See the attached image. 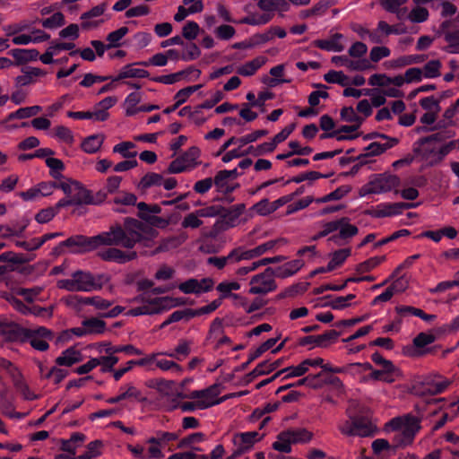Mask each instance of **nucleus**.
I'll list each match as a JSON object with an SVG mask.
<instances>
[{"label":"nucleus","instance_id":"nucleus-1","mask_svg":"<svg viewBox=\"0 0 459 459\" xmlns=\"http://www.w3.org/2000/svg\"><path fill=\"white\" fill-rule=\"evenodd\" d=\"M146 227L137 219L127 217L124 225H112L108 231H103L93 237L77 234L62 241L68 252L74 255L85 254L95 250L100 246H120L132 249L141 238V232Z\"/></svg>","mask_w":459,"mask_h":459},{"label":"nucleus","instance_id":"nucleus-2","mask_svg":"<svg viewBox=\"0 0 459 459\" xmlns=\"http://www.w3.org/2000/svg\"><path fill=\"white\" fill-rule=\"evenodd\" d=\"M346 412L349 420L341 429L344 435L361 437H372L377 435V427L372 422L369 410L366 406L356 400H351Z\"/></svg>","mask_w":459,"mask_h":459},{"label":"nucleus","instance_id":"nucleus-3","mask_svg":"<svg viewBox=\"0 0 459 459\" xmlns=\"http://www.w3.org/2000/svg\"><path fill=\"white\" fill-rule=\"evenodd\" d=\"M56 285L70 292H91L101 288L100 282L91 272L82 270L74 271L69 279L58 280Z\"/></svg>","mask_w":459,"mask_h":459},{"label":"nucleus","instance_id":"nucleus-4","mask_svg":"<svg viewBox=\"0 0 459 459\" xmlns=\"http://www.w3.org/2000/svg\"><path fill=\"white\" fill-rule=\"evenodd\" d=\"M31 333L30 329L24 328L4 316H0V335L5 342L23 343L28 342Z\"/></svg>","mask_w":459,"mask_h":459},{"label":"nucleus","instance_id":"nucleus-5","mask_svg":"<svg viewBox=\"0 0 459 459\" xmlns=\"http://www.w3.org/2000/svg\"><path fill=\"white\" fill-rule=\"evenodd\" d=\"M449 384V381H439L436 377L426 376L414 381L411 393L418 396L436 395L443 393Z\"/></svg>","mask_w":459,"mask_h":459},{"label":"nucleus","instance_id":"nucleus-6","mask_svg":"<svg viewBox=\"0 0 459 459\" xmlns=\"http://www.w3.org/2000/svg\"><path fill=\"white\" fill-rule=\"evenodd\" d=\"M421 419L411 413L393 418L387 424L393 430H401L409 438H415L421 429Z\"/></svg>","mask_w":459,"mask_h":459},{"label":"nucleus","instance_id":"nucleus-7","mask_svg":"<svg viewBox=\"0 0 459 459\" xmlns=\"http://www.w3.org/2000/svg\"><path fill=\"white\" fill-rule=\"evenodd\" d=\"M400 185V178L396 175L378 174L371 179L363 190L365 194H381L388 192Z\"/></svg>","mask_w":459,"mask_h":459},{"label":"nucleus","instance_id":"nucleus-8","mask_svg":"<svg viewBox=\"0 0 459 459\" xmlns=\"http://www.w3.org/2000/svg\"><path fill=\"white\" fill-rule=\"evenodd\" d=\"M249 293L264 295L273 291L277 284L273 276V268L267 267L263 273L254 275L250 280Z\"/></svg>","mask_w":459,"mask_h":459},{"label":"nucleus","instance_id":"nucleus-9","mask_svg":"<svg viewBox=\"0 0 459 459\" xmlns=\"http://www.w3.org/2000/svg\"><path fill=\"white\" fill-rule=\"evenodd\" d=\"M110 247L101 250L98 253L100 259L106 262H115L117 264H126L137 257L135 251H122L115 246H109Z\"/></svg>","mask_w":459,"mask_h":459},{"label":"nucleus","instance_id":"nucleus-10","mask_svg":"<svg viewBox=\"0 0 459 459\" xmlns=\"http://www.w3.org/2000/svg\"><path fill=\"white\" fill-rule=\"evenodd\" d=\"M213 284V280L211 278H203L201 281L190 278L180 283L178 289L185 294H201L212 290Z\"/></svg>","mask_w":459,"mask_h":459},{"label":"nucleus","instance_id":"nucleus-11","mask_svg":"<svg viewBox=\"0 0 459 459\" xmlns=\"http://www.w3.org/2000/svg\"><path fill=\"white\" fill-rule=\"evenodd\" d=\"M31 336L28 342L37 351H45L49 348L48 341L54 338L53 333L45 326H39L36 329H30Z\"/></svg>","mask_w":459,"mask_h":459},{"label":"nucleus","instance_id":"nucleus-12","mask_svg":"<svg viewBox=\"0 0 459 459\" xmlns=\"http://www.w3.org/2000/svg\"><path fill=\"white\" fill-rule=\"evenodd\" d=\"M257 431H248L237 433L234 436L233 443L237 446V451L242 455L252 449L254 445L263 438Z\"/></svg>","mask_w":459,"mask_h":459},{"label":"nucleus","instance_id":"nucleus-13","mask_svg":"<svg viewBox=\"0 0 459 459\" xmlns=\"http://www.w3.org/2000/svg\"><path fill=\"white\" fill-rule=\"evenodd\" d=\"M455 135V130L445 127L435 134L420 138L414 143L413 152L415 154L419 155L421 153V146L431 143H444L448 139H452Z\"/></svg>","mask_w":459,"mask_h":459},{"label":"nucleus","instance_id":"nucleus-14","mask_svg":"<svg viewBox=\"0 0 459 459\" xmlns=\"http://www.w3.org/2000/svg\"><path fill=\"white\" fill-rule=\"evenodd\" d=\"M332 62L337 65L345 66L351 71H365L374 66L367 59L353 61L346 56H334Z\"/></svg>","mask_w":459,"mask_h":459},{"label":"nucleus","instance_id":"nucleus-15","mask_svg":"<svg viewBox=\"0 0 459 459\" xmlns=\"http://www.w3.org/2000/svg\"><path fill=\"white\" fill-rule=\"evenodd\" d=\"M342 39V33H334L329 39L314 40L312 45L325 51L342 52L344 49V46L341 43Z\"/></svg>","mask_w":459,"mask_h":459},{"label":"nucleus","instance_id":"nucleus-16","mask_svg":"<svg viewBox=\"0 0 459 459\" xmlns=\"http://www.w3.org/2000/svg\"><path fill=\"white\" fill-rule=\"evenodd\" d=\"M136 300L146 301L151 305L158 306L160 307V311L185 304L182 298L173 299L170 297H163L155 298L149 300L145 297V294L138 296Z\"/></svg>","mask_w":459,"mask_h":459},{"label":"nucleus","instance_id":"nucleus-17","mask_svg":"<svg viewBox=\"0 0 459 459\" xmlns=\"http://www.w3.org/2000/svg\"><path fill=\"white\" fill-rule=\"evenodd\" d=\"M22 75L15 78V83L17 87L26 86L36 82V78L43 76L46 73L37 67L25 66L22 68Z\"/></svg>","mask_w":459,"mask_h":459},{"label":"nucleus","instance_id":"nucleus-18","mask_svg":"<svg viewBox=\"0 0 459 459\" xmlns=\"http://www.w3.org/2000/svg\"><path fill=\"white\" fill-rule=\"evenodd\" d=\"M398 143L399 139L396 137L385 140V143L373 142L364 148V152H368L371 158L376 157L394 147Z\"/></svg>","mask_w":459,"mask_h":459},{"label":"nucleus","instance_id":"nucleus-19","mask_svg":"<svg viewBox=\"0 0 459 459\" xmlns=\"http://www.w3.org/2000/svg\"><path fill=\"white\" fill-rule=\"evenodd\" d=\"M82 360L81 351L74 347H70L56 359V364L58 366L71 367Z\"/></svg>","mask_w":459,"mask_h":459},{"label":"nucleus","instance_id":"nucleus-20","mask_svg":"<svg viewBox=\"0 0 459 459\" xmlns=\"http://www.w3.org/2000/svg\"><path fill=\"white\" fill-rule=\"evenodd\" d=\"M120 396L122 401L129 400L138 403H145L148 399L143 393L136 388L133 384H126L119 387Z\"/></svg>","mask_w":459,"mask_h":459},{"label":"nucleus","instance_id":"nucleus-21","mask_svg":"<svg viewBox=\"0 0 459 459\" xmlns=\"http://www.w3.org/2000/svg\"><path fill=\"white\" fill-rule=\"evenodd\" d=\"M302 385H306L312 389H319L320 388V384H318V382H317V377L314 376L313 374H310L303 378L297 380L296 382L290 383V384H287V385L278 387L275 394H281V393L287 391L290 388L299 387V386H302Z\"/></svg>","mask_w":459,"mask_h":459},{"label":"nucleus","instance_id":"nucleus-22","mask_svg":"<svg viewBox=\"0 0 459 459\" xmlns=\"http://www.w3.org/2000/svg\"><path fill=\"white\" fill-rule=\"evenodd\" d=\"M334 222H339V227L337 230H339V237L343 238L347 243L359 232L358 227L356 225L351 224L350 219L348 217H342L338 220H335Z\"/></svg>","mask_w":459,"mask_h":459},{"label":"nucleus","instance_id":"nucleus-23","mask_svg":"<svg viewBox=\"0 0 459 459\" xmlns=\"http://www.w3.org/2000/svg\"><path fill=\"white\" fill-rule=\"evenodd\" d=\"M149 75L150 74L147 70L134 68L133 65H126L113 78V82H118L126 78H147Z\"/></svg>","mask_w":459,"mask_h":459},{"label":"nucleus","instance_id":"nucleus-24","mask_svg":"<svg viewBox=\"0 0 459 459\" xmlns=\"http://www.w3.org/2000/svg\"><path fill=\"white\" fill-rule=\"evenodd\" d=\"M246 210L245 204H238L230 206L229 209L224 208L221 213V221L225 222L228 226H233L234 222Z\"/></svg>","mask_w":459,"mask_h":459},{"label":"nucleus","instance_id":"nucleus-25","mask_svg":"<svg viewBox=\"0 0 459 459\" xmlns=\"http://www.w3.org/2000/svg\"><path fill=\"white\" fill-rule=\"evenodd\" d=\"M267 62V58L264 56H256L251 61L238 69V74L242 76H251Z\"/></svg>","mask_w":459,"mask_h":459},{"label":"nucleus","instance_id":"nucleus-26","mask_svg":"<svg viewBox=\"0 0 459 459\" xmlns=\"http://www.w3.org/2000/svg\"><path fill=\"white\" fill-rule=\"evenodd\" d=\"M74 192L72 198L75 205L91 204L92 203V194L86 189L81 183L74 182Z\"/></svg>","mask_w":459,"mask_h":459},{"label":"nucleus","instance_id":"nucleus-27","mask_svg":"<svg viewBox=\"0 0 459 459\" xmlns=\"http://www.w3.org/2000/svg\"><path fill=\"white\" fill-rule=\"evenodd\" d=\"M11 55L15 59L17 65H22L30 61L37 60L39 57V51L35 48L22 49L15 48L11 50Z\"/></svg>","mask_w":459,"mask_h":459},{"label":"nucleus","instance_id":"nucleus-28","mask_svg":"<svg viewBox=\"0 0 459 459\" xmlns=\"http://www.w3.org/2000/svg\"><path fill=\"white\" fill-rule=\"evenodd\" d=\"M400 214L396 203H381L376 206L373 211V216L376 218L391 217Z\"/></svg>","mask_w":459,"mask_h":459},{"label":"nucleus","instance_id":"nucleus-29","mask_svg":"<svg viewBox=\"0 0 459 459\" xmlns=\"http://www.w3.org/2000/svg\"><path fill=\"white\" fill-rule=\"evenodd\" d=\"M351 255V248H342L335 250L330 255L331 259L327 264V270L333 271L337 267H340Z\"/></svg>","mask_w":459,"mask_h":459},{"label":"nucleus","instance_id":"nucleus-30","mask_svg":"<svg viewBox=\"0 0 459 459\" xmlns=\"http://www.w3.org/2000/svg\"><path fill=\"white\" fill-rule=\"evenodd\" d=\"M104 139L102 134L90 135L82 141V149L87 153H95L100 149Z\"/></svg>","mask_w":459,"mask_h":459},{"label":"nucleus","instance_id":"nucleus-31","mask_svg":"<svg viewBox=\"0 0 459 459\" xmlns=\"http://www.w3.org/2000/svg\"><path fill=\"white\" fill-rule=\"evenodd\" d=\"M381 373L385 377V383H394L402 377L401 370L394 365L391 360H386L384 364H381Z\"/></svg>","mask_w":459,"mask_h":459},{"label":"nucleus","instance_id":"nucleus-32","mask_svg":"<svg viewBox=\"0 0 459 459\" xmlns=\"http://www.w3.org/2000/svg\"><path fill=\"white\" fill-rule=\"evenodd\" d=\"M163 181V177L160 174L155 172H148L146 173L138 183V189L141 191H145L146 189L152 186H161Z\"/></svg>","mask_w":459,"mask_h":459},{"label":"nucleus","instance_id":"nucleus-33","mask_svg":"<svg viewBox=\"0 0 459 459\" xmlns=\"http://www.w3.org/2000/svg\"><path fill=\"white\" fill-rule=\"evenodd\" d=\"M395 311L402 316H404L407 314H411L412 316L420 317V319L426 322L431 321L436 318L435 315L426 314L423 310L411 306H397L395 307Z\"/></svg>","mask_w":459,"mask_h":459},{"label":"nucleus","instance_id":"nucleus-34","mask_svg":"<svg viewBox=\"0 0 459 459\" xmlns=\"http://www.w3.org/2000/svg\"><path fill=\"white\" fill-rule=\"evenodd\" d=\"M46 165L49 168V175L56 180H59L64 178L62 171L65 170V167L64 162L56 158L48 157L45 160Z\"/></svg>","mask_w":459,"mask_h":459},{"label":"nucleus","instance_id":"nucleus-35","mask_svg":"<svg viewBox=\"0 0 459 459\" xmlns=\"http://www.w3.org/2000/svg\"><path fill=\"white\" fill-rule=\"evenodd\" d=\"M218 402H208V401H197L194 402H186L183 403H177L173 406V409L179 407L184 412H191L195 411L196 409L204 410L214 405H217Z\"/></svg>","mask_w":459,"mask_h":459},{"label":"nucleus","instance_id":"nucleus-36","mask_svg":"<svg viewBox=\"0 0 459 459\" xmlns=\"http://www.w3.org/2000/svg\"><path fill=\"white\" fill-rule=\"evenodd\" d=\"M149 223L145 224L143 222V224L146 227L143 231L141 232V238L136 243L142 242L144 238L143 234H149L152 230V227H156L160 229H164L169 225V221L168 219L159 217L157 215H152V217H148ZM142 223V221H140Z\"/></svg>","mask_w":459,"mask_h":459},{"label":"nucleus","instance_id":"nucleus-37","mask_svg":"<svg viewBox=\"0 0 459 459\" xmlns=\"http://www.w3.org/2000/svg\"><path fill=\"white\" fill-rule=\"evenodd\" d=\"M36 22H40L45 29L55 30L62 27L65 23V15L56 12L52 16L46 19H37Z\"/></svg>","mask_w":459,"mask_h":459},{"label":"nucleus","instance_id":"nucleus-38","mask_svg":"<svg viewBox=\"0 0 459 459\" xmlns=\"http://www.w3.org/2000/svg\"><path fill=\"white\" fill-rule=\"evenodd\" d=\"M285 432L290 433L288 437L292 444L307 443L313 437V434L306 429H290L285 430Z\"/></svg>","mask_w":459,"mask_h":459},{"label":"nucleus","instance_id":"nucleus-39","mask_svg":"<svg viewBox=\"0 0 459 459\" xmlns=\"http://www.w3.org/2000/svg\"><path fill=\"white\" fill-rule=\"evenodd\" d=\"M190 344H191L190 342L181 339V340H179V342H178V346L175 348L174 351L164 352L163 354L168 357L176 359L178 360H181L183 358H186L190 354V352H191Z\"/></svg>","mask_w":459,"mask_h":459},{"label":"nucleus","instance_id":"nucleus-40","mask_svg":"<svg viewBox=\"0 0 459 459\" xmlns=\"http://www.w3.org/2000/svg\"><path fill=\"white\" fill-rule=\"evenodd\" d=\"M106 349L105 352L108 355H113L115 353L124 352L127 355H142L143 351L135 348L132 344L127 345H118V346H111L110 344H105Z\"/></svg>","mask_w":459,"mask_h":459},{"label":"nucleus","instance_id":"nucleus-41","mask_svg":"<svg viewBox=\"0 0 459 459\" xmlns=\"http://www.w3.org/2000/svg\"><path fill=\"white\" fill-rule=\"evenodd\" d=\"M290 433H286L285 431H281L277 436V441L273 442L272 446L274 450L279 451L281 453H290L291 452V444L290 437H288Z\"/></svg>","mask_w":459,"mask_h":459},{"label":"nucleus","instance_id":"nucleus-42","mask_svg":"<svg viewBox=\"0 0 459 459\" xmlns=\"http://www.w3.org/2000/svg\"><path fill=\"white\" fill-rule=\"evenodd\" d=\"M350 191V188L346 186H341L337 187L334 191L322 196L316 198L315 202L316 204H325L331 201H337L344 197Z\"/></svg>","mask_w":459,"mask_h":459},{"label":"nucleus","instance_id":"nucleus-43","mask_svg":"<svg viewBox=\"0 0 459 459\" xmlns=\"http://www.w3.org/2000/svg\"><path fill=\"white\" fill-rule=\"evenodd\" d=\"M324 79L328 83H337L342 87L350 83L349 77L342 71L330 70L324 75Z\"/></svg>","mask_w":459,"mask_h":459},{"label":"nucleus","instance_id":"nucleus-44","mask_svg":"<svg viewBox=\"0 0 459 459\" xmlns=\"http://www.w3.org/2000/svg\"><path fill=\"white\" fill-rule=\"evenodd\" d=\"M174 385L175 383L173 381L154 379L151 382L149 386L157 389L164 396H170L174 394Z\"/></svg>","mask_w":459,"mask_h":459},{"label":"nucleus","instance_id":"nucleus-45","mask_svg":"<svg viewBox=\"0 0 459 459\" xmlns=\"http://www.w3.org/2000/svg\"><path fill=\"white\" fill-rule=\"evenodd\" d=\"M82 326L87 329L88 333H102L106 328L105 321L91 317L82 321Z\"/></svg>","mask_w":459,"mask_h":459},{"label":"nucleus","instance_id":"nucleus-46","mask_svg":"<svg viewBox=\"0 0 459 459\" xmlns=\"http://www.w3.org/2000/svg\"><path fill=\"white\" fill-rule=\"evenodd\" d=\"M425 55H409L403 56L392 62L393 67H403L412 64H420L425 61Z\"/></svg>","mask_w":459,"mask_h":459},{"label":"nucleus","instance_id":"nucleus-47","mask_svg":"<svg viewBox=\"0 0 459 459\" xmlns=\"http://www.w3.org/2000/svg\"><path fill=\"white\" fill-rule=\"evenodd\" d=\"M205 440V435L202 432L192 433L179 440L177 448L183 449L192 447L195 444H199Z\"/></svg>","mask_w":459,"mask_h":459},{"label":"nucleus","instance_id":"nucleus-48","mask_svg":"<svg viewBox=\"0 0 459 459\" xmlns=\"http://www.w3.org/2000/svg\"><path fill=\"white\" fill-rule=\"evenodd\" d=\"M385 260V255L370 257L369 259H368L362 263H359L356 266V271L359 273H364L370 272L375 267H377L381 263H383Z\"/></svg>","mask_w":459,"mask_h":459},{"label":"nucleus","instance_id":"nucleus-49","mask_svg":"<svg viewBox=\"0 0 459 459\" xmlns=\"http://www.w3.org/2000/svg\"><path fill=\"white\" fill-rule=\"evenodd\" d=\"M129 30L127 27L123 26L119 29L111 31L107 36L108 41V48H118L121 46L120 40L128 33Z\"/></svg>","mask_w":459,"mask_h":459},{"label":"nucleus","instance_id":"nucleus-50","mask_svg":"<svg viewBox=\"0 0 459 459\" xmlns=\"http://www.w3.org/2000/svg\"><path fill=\"white\" fill-rule=\"evenodd\" d=\"M246 98L249 101L248 103L251 107H263L266 100L273 98V93L271 91H261L256 99L255 93L249 91Z\"/></svg>","mask_w":459,"mask_h":459},{"label":"nucleus","instance_id":"nucleus-51","mask_svg":"<svg viewBox=\"0 0 459 459\" xmlns=\"http://www.w3.org/2000/svg\"><path fill=\"white\" fill-rule=\"evenodd\" d=\"M284 65H277L270 69V74L273 76V78L268 79L265 78L264 80V83H268L270 86H275L282 82H289V80L279 79L283 74Z\"/></svg>","mask_w":459,"mask_h":459},{"label":"nucleus","instance_id":"nucleus-52","mask_svg":"<svg viewBox=\"0 0 459 459\" xmlns=\"http://www.w3.org/2000/svg\"><path fill=\"white\" fill-rule=\"evenodd\" d=\"M441 62L439 60H430L424 66L422 75L425 78H437L440 76Z\"/></svg>","mask_w":459,"mask_h":459},{"label":"nucleus","instance_id":"nucleus-53","mask_svg":"<svg viewBox=\"0 0 459 459\" xmlns=\"http://www.w3.org/2000/svg\"><path fill=\"white\" fill-rule=\"evenodd\" d=\"M377 29L383 31L385 35H401L407 32V29L403 24L389 25L384 21H380L378 22Z\"/></svg>","mask_w":459,"mask_h":459},{"label":"nucleus","instance_id":"nucleus-54","mask_svg":"<svg viewBox=\"0 0 459 459\" xmlns=\"http://www.w3.org/2000/svg\"><path fill=\"white\" fill-rule=\"evenodd\" d=\"M134 146L135 144L132 142H122L113 147V152L119 153L126 159H134L136 157L137 152H129V150L133 149Z\"/></svg>","mask_w":459,"mask_h":459},{"label":"nucleus","instance_id":"nucleus-55","mask_svg":"<svg viewBox=\"0 0 459 459\" xmlns=\"http://www.w3.org/2000/svg\"><path fill=\"white\" fill-rule=\"evenodd\" d=\"M282 371H286V375L281 378L282 381L287 380L291 377H297L304 376L307 371L308 368L307 367V364H305V359L299 363L298 366H291L287 367L285 368H282Z\"/></svg>","mask_w":459,"mask_h":459},{"label":"nucleus","instance_id":"nucleus-56","mask_svg":"<svg viewBox=\"0 0 459 459\" xmlns=\"http://www.w3.org/2000/svg\"><path fill=\"white\" fill-rule=\"evenodd\" d=\"M181 46L184 47L185 49V52L181 55L182 60L186 62L193 61L201 56V50L195 43H185V45Z\"/></svg>","mask_w":459,"mask_h":459},{"label":"nucleus","instance_id":"nucleus-57","mask_svg":"<svg viewBox=\"0 0 459 459\" xmlns=\"http://www.w3.org/2000/svg\"><path fill=\"white\" fill-rule=\"evenodd\" d=\"M273 143H271L270 142L263 143L257 146L250 145L245 150L246 155L251 154L253 156H262L265 153H270L274 151L273 149Z\"/></svg>","mask_w":459,"mask_h":459},{"label":"nucleus","instance_id":"nucleus-58","mask_svg":"<svg viewBox=\"0 0 459 459\" xmlns=\"http://www.w3.org/2000/svg\"><path fill=\"white\" fill-rule=\"evenodd\" d=\"M200 31V27L197 22L188 21L182 28V38L187 40H194L197 38Z\"/></svg>","mask_w":459,"mask_h":459},{"label":"nucleus","instance_id":"nucleus-59","mask_svg":"<svg viewBox=\"0 0 459 459\" xmlns=\"http://www.w3.org/2000/svg\"><path fill=\"white\" fill-rule=\"evenodd\" d=\"M341 333V332L336 330H328L322 334H318L319 347L326 348L330 344L334 343Z\"/></svg>","mask_w":459,"mask_h":459},{"label":"nucleus","instance_id":"nucleus-60","mask_svg":"<svg viewBox=\"0 0 459 459\" xmlns=\"http://www.w3.org/2000/svg\"><path fill=\"white\" fill-rule=\"evenodd\" d=\"M239 176V173L238 172L237 169L228 170L223 169L217 172V174L214 177V186L215 187L221 188L222 184L221 182L223 180H229V179H235Z\"/></svg>","mask_w":459,"mask_h":459},{"label":"nucleus","instance_id":"nucleus-61","mask_svg":"<svg viewBox=\"0 0 459 459\" xmlns=\"http://www.w3.org/2000/svg\"><path fill=\"white\" fill-rule=\"evenodd\" d=\"M395 433L394 435L391 446L392 451H395L400 447H404L411 445L413 442V438H409L404 436V433L401 430H394Z\"/></svg>","mask_w":459,"mask_h":459},{"label":"nucleus","instance_id":"nucleus-62","mask_svg":"<svg viewBox=\"0 0 459 459\" xmlns=\"http://www.w3.org/2000/svg\"><path fill=\"white\" fill-rule=\"evenodd\" d=\"M202 84L188 86L179 90L174 96V100L178 102L180 105L184 104L187 99L197 90L202 88Z\"/></svg>","mask_w":459,"mask_h":459},{"label":"nucleus","instance_id":"nucleus-63","mask_svg":"<svg viewBox=\"0 0 459 459\" xmlns=\"http://www.w3.org/2000/svg\"><path fill=\"white\" fill-rule=\"evenodd\" d=\"M341 118L343 121L355 124H362L364 118L356 114L352 107H344L341 109Z\"/></svg>","mask_w":459,"mask_h":459},{"label":"nucleus","instance_id":"nucleus-64","mask_svg":"<svg viewBox=\"0 0 459 459\" xmlns=\"http://www.w3.org/2000/svg\"><path fill=\"white\" fill-rule=\"evenodd\" d=\"M202 225L203 221L200 220V215L197 214V211L186 215L181 222V226L184 229H197Z\"/></svg>","mask_w":459,"mask_h":459}]
</instances>
